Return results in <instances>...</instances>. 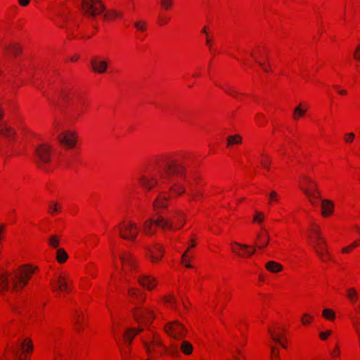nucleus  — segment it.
Returning <instances> with one entry per match:
<instances>
[{"label": "nucleus", "mask_w": 360, "mask_h": 360, "mask_svg": "<svg viewBox=\"0 0 360 360\" xmlns=\"http://www.w3.org/2000/svg\"><path fill=\"white\" fill-rule=\"evenodd\" d=\"M160 181L155 176H143L141 177L139 183L143 188L150 190L155 185L165 184L166 179L172 178L174 174L184 176L182 172L184 167L176 160L169 158H163L162 162H160Z\"/></svg>", "instance_id": "f257e3e1"}, {"label": "nucleus", "mask_w": 360, "mask_h": 360, "mask_svg": "<svg viewBox=\"0 0 360 360\" xmlns=\"http://www.w3.org/2000/svg\"><path fill=\"white\" fill-rule=\"evenodd\" d=\"M34 269L29 266H22L12 273L0 272V293L11 289L18 291L27 285L34 273Z\"/></svg>", "instance_id": "f03ea898"}, {"label": "nucleus", "mask_w": 360, "mask_h": 360, "mask_svg": "<svg viewBox=\"0 0 360 360\" xmlns=\"http://www.w3.org/2000/svg\"><path fill=\"white\" fill-rule=\"evenodd\" d=\"M169 198L165 196L162 193H160L153 201V209L157 212L158 217L156 219L151 218L143 223V232L147 235L152 236L155 233L156 229L154 227V225L161 228L162 229H174L173 223L160 214L161 209H164L167 207V202Z\"/></svg>", "instance_id": "7ed1b4c3"}, {"label": "nucleus", "mask_w": 360, "mask_h": 360, "mask_svg": "<svg viewBox=\"0 0 360 360\" xmlns=\"http://www.w3.org/2000/svg\"><path fill=\"white\" fill-rule=\"evenodd\" d=\"M81 8L84 15L91 18L103 13L105 10V6L101 0H82Z\"/></svg>", "instance_id": "20e7f679"}, {"label": "nucleus", "mask_w": 360, "mask_h": 360, "mask_svg": "<svg viewBox=\"0 0 360 360\" xmlns=\"http://www.w3.org/2000/svg\"><path fill=\"white\" fill-rule=\"evenodd\" d=\"M119 234L121 238L125 240H135L139 233V227L131 221H123L117 226Z\"/></svg>", "instance_id": "39448f33"}, {"label": "nucleus", "mask_w": 360, "mask_h": 360, "mask_svg": "<svg viewBox=\"0 0 360 360\" xmlns=\"http://www.w3.org/2000/svg\"><path fill=\"white\" fill-rule=\"evenodd\" d=\"M314 237L310 236L314 245V248L317 255L323 260L324 254L327 253V243L319 229H312Z\"/></svg>", "instance_id": "423d86ee"}, {"label": "nucleus", "mask_w": 360, "mask_h": 360, "mask_svg": "<svg viewBox=\"0 0 360 360\" xmlns=\"http://www.w3.org/2000/svg\"><path fill=\"white\" fill-rule=\"evenodd\" d=\"M165 332L174 339H182L186 335V330L178 321L168 323L165 327Z\"/></svg>", "instance_id": "0eeeda50"}, {"label": "nucleus", "mask_w": 360, "mask_h": 360, "mask_svg": "<svg viewBox=\"0 0 360 360\" xmlns=\"http://www.w3.org/2000/svg\"><path fill=\"white\" fill-rule=\"evenodd\" d=\"M58 141L65 147L72 148L77 144V134L75 131L67 130L57 136Z\"/></svg>", "instance_id": "6e6552de"}, {"label": "nucleus", "mask_w": 360, "mask_h": 360, "mask_svg": "<svg viewBox=\"0 0 360 360\" xmlns=\"http://www.w3.org/2000/svg\"><path fill=\"white\" fill-rule=\"evenodd\" d=\"M134 316L138 322L143 321L150 323L154 319L153 311L142 306H137L134 308Z\"/></svg>", "instance_id": "1a4fd4ad"}, {"label": "nucleus", "mask_w": 360, "mask_h": 360, "mask_svg": "<svg viewBox=\"0 0 360 360\" xmlns=\"http://www.w3.org/2000/svg\"><path fill=\"white\" fill-rule=\"evenodd\" d=\"M51 147L43 143L35 148V153L39 159V165L49 162L51 160ZM41 167V165H40Z\"/></svg>", "instance_id": "9d476101"}, {"label": "nucleus", "mask_w": 360, "mask_h": 360, "mask_svg": "<svg viewBox=\"0 0 360 360\" xmlns=\"http://www.w3.org/2000/svg\"><path fill=\"white\" fill-rule=\"evenodd\" d=\"M91 65L92 70L98 74H103L106 72L108 69L107 59L94 57L91 59Z\"/></svg>", "instance_id": "9b49d317"}, {"label": "nucleus", "mask_w": 360, "mask_h": 360, "mask_svg": "<svg viewBox=\"0 0 360 360\" xmlns=\"http://www.w3.org/2000/svg\"><path fill=\"white\" fill-rule=\"evenodd\" d=\"M304 193L309 198L310 202L316 205L317 202L313 200L312 198H320V191L318 188L317 184L314 182V184H310L308 188H301Z\"/></svg>", "instance_id": "f8f14e48"}, {"label": "nucleus", "mask_w": 360, "mask_h": 360, "mask_svg": "<svg viewBox=\"0 0 360 360\" xmlns=\"http://www.w3.org/2000/svg\"><path fill=\"white\" fill-rule=\"evenodd\" d=\"M137 281L143 288L147 290H152L156 285L155 279L148 275H139L137 277Z\"/></svg>", "instance_id": "ddd939ff"}, {"label": "nucleus", "mask_w": 360, "mask_h": 360, "mask_svg": "<svg viewBox=\"0 0 360 360\" xmlns=\"http://www.w3.org/2000/svg\"><path fill=\"white\" fill-rule=\"evenodd\" d=\"M123 265H124L130 271L134 272L137 267L134 257L128 252H124L120 257Z\"/></svg>", "instance_id": "4468645a"}, {"label": "nucleus", "mask_w": 360, "mask_h": 360, "mask_svg": "<svg viewBox=\"0 0 360 360\" xmlns=\"http://www.w3.org/2000/svg\"><path fill=\"white\" fill-rule=\"evenodd\" d=\"M53 291H67L69 290L68 281L64 276H59V277L54 281L51 283Z\"/></svg>", "instance_id": "2eb2a0df"}, {"label": "nucleus", "mask_w": 360, "mask_h": 360, "mask_svg": "<svg viewBox=\"0 0 360 360\" xmlns=\"http://www.w3.org/2000/svg\"><path fill=\"white\" fill-rule=\"evenodd\" d=\"M0 135L8 139H13L15 136V130L6 123H0Z\"/></svg>", "instance_id": "dca6fc26"}, {"label": "nucleus", "mask_w": 360, "mask_h": 360, "mask_svg": "<svg viewBox=\"0 0 360 360\" xmlns=\"http://www.w3.org/2000/svg\"><path fill=\"white\" fill-rule=\"evenodd\" d=\"M128 294L133 300L137 301V304L139 303L142 304L145 300V297L143 294L136 288H129L128 290Z\"/></svg>", "instance_id": "f3484780"}, {"label": "nucleus", "mask_w": 360, "mask_h": 360, "mask_svg": "<svg viewBox=\"0 0 360 360\" xmlns=\"http://www.w3.org/2000/svg\"><path fill=\"white\" fill-rule=\"evenodd\" d=\"M333 206L334 205L332 201L326 199L321 200V208L323 216L327 217L332 214Z\"/></svg>", "instance_id": "a211bd4d"}, {"label": "nucleus", "mask_w": 360, "mask_h": 360, "mask_svg": "<svg viewBox=\"0 0 360 360\" xmlns=\"http://www.w3.org/2000/svg\"><path fill=\"white\" fill-rule=\"evenodd\" d=\"M148 252L153 262L158 261L162 257V248L159 245H156L153 248L149 249Z\"/></svg>", "instance_id": "6ab92c4d"}, {"label": "nucleus", "mask_w": 360, "mask_h": 360, "mask_svg": "<svg viewBox=\"0 0 360 360\" xmlns=\"http://www.w3.org/2000/svg\"><path fill=\"white\" fill-rule=\"evenodd\" d=\"M266 269L272 273H278L283 269V266L274 261H269L266 264Z\"/></svg>", "instance_id": "aec40b11"}, {"label": "nucleus", "mask_w": 360, "mask_h": 360, "mask_svg": "<svg viewBox=\"0 0 360 360\" xmlns=\"http://www.w3.org/2000/svg\"><path fill=\"white\" fill-rule=\"evenodd\" d=\"M171 181L173 183L170 187V190L176 195H181L185 192V188L179 184L174 179L172 178Z\"/></svg>", "instance_id": "412c9836"}, {"label": "nucleus", "mask_w": 360, "mask_h": 360, "mask_svg": "<svg viewBox=\"0 0 360 360\" xmlns=\"http://www.w3.org/2000/svg\"><path fill=\"white\" fill-rule=\"evenodd\" d=\"M227 146L231 147L234 144H239L242 142V137L239 134L229 136L226 139Z\"/></svg>", "instance_id": "4be33fe9"}, {"label": "nucleus", "mask_w": 360, "mask_h": 360, "mask_svg": "<svg viewBox=\"0 0 360 360\" xmlns=\"http://www.w3.org/2000/svg\"><path fill=\"white\" fill-rule=\"evenodd\" d=\"M136 335V333H134V329L129 328L124 335V341L127 347H129L132 342L133 339Z\"/></svg>", "instance_id": "5701e85b"}, {"label": "nucleus", "mask_w": 360, "mask_h": 360, "mask_svg": "<svg viewBox=\"0 0 360 360\" xmlns=\"http://www.w3.org/2000/svg\"><path fill=\"white\" fill-rule=\"evenodd\" d=\"M307 109L304 108L302 103H300L298 106H297L293 110V118L295 120H298L299 117L304 115Z\"/></svg>", "instance_id": "b1692460"}, {"label": "nucleus", "mask_w": 360, "mask_h": 360, "mask_svg": "<svg viewBox=\"0 0 360 360\" xmlns=\"http://www.w3.org/2000/svg\"><path fill=\"white\" fill-rule=\"evenodd\" d=\"M180 348L181 352L186 355L191 354L193 352L192 345L189 342L186 340H183L181 342Z\"/></svg>", "instance_id": "393cba45"}, {"label": "nucleus", "mask_w": 360, "mask_h": 360, "mask_svg": "<svg viewBox=\"0 0 360 360\" xmlns=\"http://www.w3.org/2000/svg\"><path fill=\"white\" fill-rule=\"evenodd\" d=\"M20 347L23 352H31L33 349L32 341L29 338H25L20 344Z\"/></svg>", "instance_id": "a878e982"}, {"label": "nucleus", "mask_w": 360, "mask_h": 360, "mask_svg": "<svg viewBox=\"0 0 360 360\" xmlns=\"http://www.w3.org/2000/svg\"><path fill=\"white\" fill-rule=\"evenodd\" d=\"M68 254L63 248H59L56 252V258L58 262L63 263L68 259Z\"/></svg>", "instance_id": "bb28decb"}, {"label": "nucleus", "mask_w": 360, "mask_h": 360, "mask_svg": "<svg viewBox=\"0 0 360 360\" xmlns=\"http://www.w3.org/2000/svg\"><path fill=\"white\" fill-rule=\"evenodd\" d=\"M257 238L260 240L259 243L257 245L259 249H262L265 248L269 243V237L266 236L265 238H263L261 234H257Z\"/></svg>", "instance_id": "cd10ccee"}, {"label": "nucleus", "mask_w": 360, "mask_h": 360, "mask_svg": "<svg viewBox=\"0 0 360 360\" xmlns=\"http://www.w3.org/2000/svg\"><path fill=\"white\" fill-rule=\"evenodd\" d=\"M60 243L59 237L56 235L51 236L49 239V244L53 248H57Z\"/></svg>", "instance_id": "c85d7f7f"}, {"label": "nucleus", "mask_w": 360, "mask_h": 360, "mask_svg": "<svg viewBox=\"0 0 360 360\" xmlns=\"http://www.w3.org/2000/svg\"><path fill=\"white\" fill-rule=\"evenodd\" d=\"M323 316L328 320H334L335 314L332 309H325L323 310Z\"/></svg>", "instance_id": "c756f323"}, {"label": "nucleus", "mask_w": 360, "mask_h": 360, "mask_svg": "<svg viewBox=\"0 0 360 360\" xmlns=\"http://www.w3.org/2000/svg\"><path fill=\"white\" fill-rule=\"evenodd\" d=\"M121 14L115 11H109L103 14L104 19L111 20L115 17H120Z\"/></svg>", "instance_id": "7c9ffc66"}, {"label": "nucleus", "mask_w": 360, "mask_h": 360, "mask_svg": "<svg viewBox=\"0 0 360 360\" xmlns=\"http://www.w3.org/2000/svg\"><path fill=\"white\" fill-rule=\"evenodd\" d=\"M269 333L271 335V339L276 343H278L282 347L286 348V345L284 342H283L281 338L279 336H277L274 333H272V331L269 329Z\"/></svg>", "instance_id": "2f4dec72"}, {"label": "nucleus", "mask_w": 360, "mask_h": 360, "mask_svg": "<svg viewBox=\"0 0 360 360\" xmlns=\"http://www.w3.org/2000/svg\"><path fill=\"white\" fill-rule=\"evenodd\" d=\"M6 49H7L9 52L14 56H17L22 51L21 49L15 44L11 45L8 47H6Z\"/></svg>", "instance_id": "473e14b6"}, {"label": "nucleus", "mask_w": 360, "mask_h": 360, "mask_svg": "<svg viewBox=\"0 0 360 360\" xmlns=\"http://www.w3.org/2000/svg\"><path fill=\"white\" fill-rule=\"evenodd\" d=\"M49 212L51 214H54L55 212L60 211V206L56 202H53L52 204L49 205Z\"/></svg>", "instance_id": "72a5a7b5"}, {"label": "nucleus", "mask_w": 360, "mask_h": 360, "mask_svg": "<svg viewBox=\"0 0 360 360\" xmlns=\"http://www.w3.org/2000/svg\"><path fill=\"white\" fill-rule=\"evenodd\" d=\"M347 295L352 302H354L356 300L357 292L355 289L350 288L347 290Z\"/></svg>", "instance_id": "f704fd0d"}, {"label": "nucleus", "mask_w": 360, "mask_h": 360, "mask_svg": "<svg viewBox=\"0 0 360 360\" xmlns=\"http://www.w3.org/2000/svg\"><path fill=\"white\" fill-rule=\"evenodd\" d=\"M271 354L273 360H281L279 352L276 350V348L274 346H271Z\"/></svg>", "instance_id": "c9c22d12"}, {"label": "nucleus", "mask_w": 360, "mask_h": 360, "mask_svg": "<svg viewBox=\"0 0 360 360\" xmlns=\"http://www.w3.org/2000/svg\"><path fill=\"white\" fill-rule=\"evenodd\" d=\"M135 27L139 31H144L146 27V24L145 22L138 21L134 23Z\"/></svg>", "instance_id": "e433bc0d"}, {"label": "nucleus", "mask_w": 360, "mask_h": 360, "mask_svg": "<svg viewBox=\"0 0 360 360\" xmlns=\"http://www.w3.org/2000/svg\"><path fill=\"white\" fill-rule=\"evenodd\" d=\"M264 218V214L259 212H256L255 215L253 218L255 222H262Z\"/></svg>", "instance_id": "4c0bfd02"}, {"label": "nucleus", "mask_w": 360, "mask_h": 360, "mask_svg": "<svg viewBox=\"0 0 360 360\" xmlns=\"http://www.w3.org/2000/svg\"><path fill=\"white\" fill-rule=\"evenodd\" d=\"M161 5L165 9H169L173 5L172 0H161Z\"/></svg>", "instance_id": "58836bf2"}, {"label": "nucleus", "mask_w": 360, "mask_h": 360, "mask_svg": "<svg viewBox=\"0 0 360 360\" xmlns=\"http://www.w3.org/2000/svg\"><path fill=\"white\" fill-rule=\"evenodd\" d=\"M174 218H175L176 219L178 223L182 222V225L184 224V214L182 213H181L180 212H177L175 214V215L174 216Z\"/></svg>", "instance_id": "ea45409f"}, {"label": "nucleus", "mask_w": 360, "mask_h": 360, "mask_svg": "<svg viewBox=\"0 0 360 360\" xmlns=\"http://www.w3.org/2000/svg\"><path fill=\"white\" fill-rule=\"evenodd\" d=\"M330 334H331V331L330 330H327L326 332H321L319 333V337H320V338L321 340H326L328 338V337L329 335H330Z\"/></svg>", "instance_id": "a19ab883"}, {"label": "nucleus", "mask_w": 360, "mask_h": 360, "mask_svg": "<svg viewBox=\"0 0 360 360\" xmlns=\"http://www.w3.org/2000/svg\"><path fill=\"white\" fill-rule=\"evenodd\" d=\"M354 139V134L353 133L351 132V133H348V134H345V139L347 143L352 142Z\"/></svg>", "instance_id": "79ce46f5"}, {"label": "nucleus", "mask_w": 360, "mask_h": 360, "mask_svg": "<svg viewBox=\"0 0 360 360\" xmlns=\"http://www.w3.org/2000/svg\"><path fill=\"white\" fill-rule=\"evenodd\" d=\"M354 58L356 60H360V44L357 46L354 53Z\"/></svg>", "instance_id": "37998d69"}, {"label": "nucleus", "mask_w": 360, "mask_h": 360, "mask_svg": "<svg viewBox=\"0 0 360 360\" xmlns=\"http://www.w3.org/2000/svg\"><path fill=\"white\" fill-rule=\"evenodd\" d=\"M269 198L271 200L277 201L278 199V195L277 194V193L276 191H273L269 194Z\"/></svg>", "instance_id": "c03bdc74"}, {"label": "nucleus", "mask_w": 360, "mask_h": 360, "mask_svg": "<svg viewBox=\"0 0 360 360\" xmlns=\"http://www.w3.org/2000/svg\"><path fill=\"white\" fill-rule=\"evenodd\" d=\"M304 318L302 319V322L303 324H307L309 323L310 320L312 319L311 316H309L307 314H304Z\"/></svg>", "instance_id": "a18cd8bd"}, {"label": "nucleus", "mask_w": 360, "mask_h": 360, "mask_svg": "<svg viewBox=\"0 0 360 360\" xmlns=\"http://www.w3.org/2000/svg\"><path fill=\"white\" fill-rule=\"evenodd\" d=\"M270 163H271V160L269 159L266 161V160L261 161V164L262 165L264 168H265L267 170L269 169V164H270Z\"/></svg>", "instance_id": "49530a36"}, {"label": "nucleus", "mask_w": 360, "mask_h": 360, "mask_svg": "<svg viewBox=\"0 0 360 360\" xmlns=\"http://www.w3.org/2000/svg\"><path fill=\"white\" fill-rule=\"evenodd\" d=\"M331 354L333 357H337L340 356V351L338 345H336L335 349L331 352Z\"/></svg>", "instance_id": "de8ad7c7"}, {"label": "nucleus", "mask_w": 360, "mask_h": 360, "mask_svg": "<svg viewBox=\"0 0 360 360\" xmlns=\"http://www.w3.org/2000/svg\"><path fill=\"white\" fill-rule=\"evenodd\" d=\"M224 91L230 95L236 96L237 92L233 89H224Z\"/></svg>", "instance_id": "09e8293b"}, {"label": "nucleus", "mask_w": 360, "mask_h": 360, "mask_svg": "<svg viewBox=\"0 0 360 360\" xmlns=\"http://www.w3.org/2000/svg\"><path fill=\"white\" fill-rule=\"evenodd\" d=\"M233 244L237 245V246H238L239 248H240L243 250H247L250 248V246L248 245H243V244H240V243H236V242L233 243Z\"/></svg>", "instance_id": "8fccbe9b"}, {"label": "nucleus", "mask_w": 360, "mask_h": 360, "mask_svg": "<svg viewBox=\"0 0 360 360\" xmlns=\"http://www.w3.org/2000/svg\"><path fill=\"white\" fill-rule=\"evenodd\" d=\"M255 61L263 68L264 72H269V67H266L263 63L259 62L257 59H255Z\"/></svg>", "instance_id": "3c124183"}, {"label": "nucleus", "mask_w": 360, "mask_h": 360, "mask_svg": "<svg viewBox=\"0 0 360 360\" xmlns=\"http://www.w3.org/2000/svg\"><path fill=\"white\" fill-rule=\"evenodd\" d=\"M165 302H167V303H170V304H172V305L173 307H174V306H175V302H174V298H173L172 296H170L169 297H167V298H165Z\"/></svg>", "instance_id": "603ef678"}, {"label": "nucleus", "mask_w": 360, "mask_h": 360, "mask_svg": "<svg viewBox=\"0 0 360 360\" xmlns=\"http://www.w3.org/2000/svg\"><path fill=\"white\" fill-rule=\"evenodd\" d=\"M18 2L22 6H26L29 4L30 0H18Z\"/></svg>", "instance_id": "864d4df0"}, {"label": "nucleus", "mask_w": 360, "mask_h": 360, "mask_svg": "<svg viewBox=\"0 0 360 360\" xmlns=\"http://www.w3.org/2000/svg\"><path fill=\"white\" fill-rule=\"evenodd\" d=\"M303 179L305 180L306 183L308 184L309 186L310 184H312L314 182L310 178L307 177V176H303Z\"/></svg>", "instance_id": "5fc2aeb1"}, {"label": "nucleus", "mask_w": 360, "mask_h": 360, "mask_svg": "<svg viewBox=\"0 0 360 360\" xmlns=\"http://www.w3.org/2000/svg\"><path fill=\"white\" fill-rule=\"evenodd\" d=\"M11 350L16 357L18 356V351L15 348L12 347L11 348Z\"/></svg>", "instance_id": "6e6d98bb"}, {"label": "nucleus", "mask_w": 360, "mask_h": 360, "mask_svg": "<svg viewBox=\"0 0 360 360\" xmlns=\"http://www.w3.org/2000/svg\"><path fill=\"white\" fill-rule=\"evenodd\" d=\"M198 194H199V193H198V192H196V191H193V190H191V195H192V197H193V198H195L198 195Z\"/></svg>", "instance_id": "4d7b16f0"}, {"label": "nucleus", "mask_w": 360, "mask_h": 360, "mask_svg": "<svg viewBox=\"0 0 360 360\" xmlns=\"http://www.w3.org/2000/svg\"><path fill=\"white\" fill-rule=\"evenodd\" d=\"M358 246V243L356 242H353L349 247L350 249L356 248Z\"/></svg>", "instance_id": "13d9d810"}, {"label": "nucleus", "mask_w": 360, "mask_h": 360, "mask_svg": "<svg viewBox=\"0 0 360 360\" xmlns=\"http://www.w3.org/2000/svg\"><path fill=\"white\" fill-rule=\"evenodd\" d=\"M255 250H256V246H254L253 250L252 251H247V254L248 255H252L254 254V252H255Z\"/></svg>", "instance_id": "bf43d9fd"}, {"label": "nucleus", "mask_w": 360, "mask_h": 360, "mask_svg": "<svg viewBox=\"0 0 360 360\" xmlns=\"http://www.w3.org/2000/svg\"><path fill=\"white\" fill-rule=\"evenodd\" d=\"M350 250V248L349 247H346V248H344L342 251V252L344 253H347Z\"/></svg>", "instance_id": "052dcab7"}, {"label": "nucleus", "mask_w": 360, "mask_h": 360, "mask_svg": "<svg viewBox=\"0 0 360 360\" xmlns=\"http://www.w3.org/2000/svg\"><path fill=\"white\" fill-rule=\"evenodd\" d=\"M145 347L148 352L150 351V345L147 342H144Z\"/></svg>", "instance_id": "680f3d73"}, {"label": "nucleus", "mask_w": 360, "mask_h": 360, "mask_svg": "<svg viewBox=\"0 0 360 360\" xmlns=\"http://www.w3.org/2000/svg\"><path fill=\"white\" fill-rule=\"evenodd\" d=\"M353 325H354V328H355V329H356V331L357 332V328H358V329H360V328H359V327L358 326L357 322L354 321Z\"/></svg>", "instance_id": "e2e57ef3"}, {"label": "nucleus", "mask_w": 360, "mask_h": 360, "mask_svg": "<svg viewBox=\"0 0 360 360\" xmlns=\"http://www.w3.org/2000/svg\"><path fill=\"white\" fill-rule=\"evenodd\" d=\"M206 44H207V46H209L210 47H211V45H212V44H211V40H210V39H207V40H206Z\"/></svg>", "instance_id": "0e129e2a"}, {"label": "nucleus", "mask_w": 360, "mask_h": 360, "mask_svg": "<svg viewBox=\"0 0 360 360\" xmlns=\"http://www.w3.org/2000/svg\"><path fill=\"white\" fill-rule=\"evenodd\" d=\"M339 94H340L341 95H345L347 94V91L345 90H340L338 91Z\"/></svg>", "instance_id": "69168bd1"}, {"label": "nucleus", "mask_w": 360, "mask_h": 360, "mask_svg": "<svg viewBox=\"0 0 360 360\" xmlns=\"http://www.w3.org/2000/svg\"><path fill=\"white\" fill-rule=\"evenodd\" d=\"M121 352H122V353H123L126 356H128V354H129L128 352H127V351H126V350H123V349H121Z\"/></svg>", "instance_id": "338daca9"}, {"label": "nucleus", "mask_w": 360, "mask_h": 360, "mask_svg": "<svg viewBox=\"0 0 360 360\" xmlns=\"http://www.w3.org/2000/svg\"><path fill=\"white\" fill-rule=\"evenodd\" d=\"M142 330H143L142 328H139V329H137L136 330H134V333H136V335L137 333L141 332Z\"/></svg>", "instance_id": "774afa93"}]
</instances>
